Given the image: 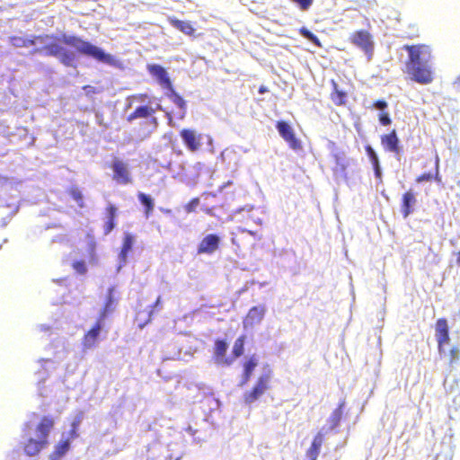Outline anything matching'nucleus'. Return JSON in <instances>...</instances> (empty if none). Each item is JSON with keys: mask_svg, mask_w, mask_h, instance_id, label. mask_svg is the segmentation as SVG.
Masks as SVG:
<instances>
[{"mask_svg": "<svg viewBox=\"0 0 460 460\" xmlns=\"http://www.w3.org/2000/svg\"><path fill=\"white\" fill-rule=\"evenodd\" d=\"M12 44L16 48L35 46L33 53L56 58L66 67H76L77 56L75 51L68 49L64 45L70 46L78 53L91 57L99 62L109 65L114 62V58L100 47L84 40L78 36L66 33H63L60 36H38L33 39L14 37L12 39Z\"/></svg>", "mask_w": 460, "mask_h": 460, "instance_id": "f257e3e1", "label": "nucleus"}, {"mask_svg": "<svg viewBox=\"0 0 460 460\" xmlns=\"http://www.w3.org/2000/svg\"><path fill=\"white\" fill-rule=\"evenodd\" d=\"M408 51V70L412 79L420 84H427L432 82V71L429 65L431 58L429 47L425 44L404 45Z\"/></svg>", "mask_w": 460, "mask_h": 460, "instance_id": "f03ea898", "label": "nucleus"}, {"mask_svg": "<svg viewBox=\"0 0 460 460\" xmlns=\"http://www.w3.org/2000/svg\"><path fill=\"white\" fill-rule=\"evenodd\" d=\"M54 426V420L49 416H45L36 428V438H30L24 446V452L29 456L38 455L48 444V437Z\"/></svg>", "mask_w": 460, "mask_h": 460, "instance_id": "7ed1b4c3", "label": "nucleus"}, {"mask_svg": "<svg viewBox=\"0 0 460 460\" xmlns=\"http://www.w3.org/2000/svg\"><path fill=\"white\" fill-rule=\"evenodd\" d=\"M270 376V373L261 374L254 386L251 391H247L243 394V401L247 405H252L269 388Z\"/></svg>", "mask_w": 460, "mask_h": 460, "instance_id": "20e7f679", "label": "nucleus"}, {"mask_svg": "<svg viewBox=\"0 0 460 460\" xmlns=\"http://www.w3.org/2000/svg\"><path fill=\"white\" fill-rule=\"evenodd\" d=\"M350 40L355 46L365 52L368 59L371 58L374 50V41L368 31L364 30L357 31L351 34Z\"/></svg>", "mask_w": 460, "mask_h": 460, "instance_id": "39448f33", "label": "nucleus"}, {"mask_svg": "<svg viewBox=\"0 0 460 460\" xmlns=\"http://www.w3.org/2000/svg\"><path fill=\"white\" fill-rule=\"evenodd\" d=\"M111 168L113 172V180L119 185H127L132 182L128 164L119 158L112 160Z\"/></svg>", "mask_w": 460, "mask_h": 460, "instance_id": "423d86ee", "label": "nucleus"}, {"mask_svg": "<svg viewBox=\"0 0 460 460\" xmlns=\"http://www.w3.org/2000/svg\"><path fill=\"white\" fill-rule=\"evenodd\" d=\"M135 241L136 238L131 233H124L122 245L118 254L117 272H119L127 265L128 253L132 251Z\"/></svg>", "mask_w": 460, "mask_h": 460, "instance_id": "0eeeda50", "label": "nucleus"}, {"mask_svg": "<svg viewBox=\"0 0 460 460\" xmlns=\"http://www.w3.org/2000/svg\"><path fill=\"white\" fill-rule=\"evenodd\" d=\"M221 238L216 234H208L205 235L199 243L197 247V254H213L218 248Z\"/></svg>", "mask_w": 460, "mask_h": 460, "instance_id": "6e6552de", "label": "nucleus"}, {"mask_svg": "<svg viewBox=\"0 0 460 460\" xmlns=\"http://www.w3.org/2000/svg\"><path fill=\"white\" fill-rule=\"evenodd\" d=\"M147 70L165 92L172 87L169 75L164 67L157 64H152L147 66Z\"/></svg>", "mask_w": 460, "mask_h": 460, "instance_id": "1a4fd4ad", "label": "nucleus"}, {"mask_svg": "<svg viewBox=\"0 0 460 460\" xmlns=\"http://www.w3.org/2000/svg\"><path fill=\"white\" fill-rule=\"evenodd\" d=\"M436 340L438 342V351L441 353L444 345L450 341L449 328L446 318H439L435 323Z\"/></svg>", "mask_w": 460, "mask_h": 460, "instance_id": "9d476101", "label": "nucleus"}, {"mask_svg": "<svg viewBox=\"0 0 460 460\" xmlns=\"http://www.w3.org/2000/svg\"><path fill=\"white\" fill-rule=\"evenodd\" d=\"M276 128L279 135L288 142L290 148L297 150L301 147L299 140L296 137L292 127L286 121H279Z\"/></svg>", "mask_w": 460, "mask_h": 460, "instance_id": "9b49d317", "label": "nucleus"}, {"mask_svg": "<svg viewBox=\"0 0 460 460\" xmlns=\"http://www.w3.org/2000/svg\"><path fill=\"white\" fill-rule=\"evenodd\" d=\"M103 327L104 322L98 319L96 323L85 333L83 341V347L84 350L90 349L97 344Z\"/></svg>", "mask_w": 460, "mask_h": 460, "instance_id": "f8f14e48", "label": "nucleus"}, {"mask_svg": "<svg viewBox=\"0 0 460 460\" xmlns=\"http://www.w3.org/2000/svg\"><path fill=\"white\" fill-rule=\"evenodd\" d=\"M228 344L225 340L217 339L215 341L214 361L218 366H230L234 359L226 357Z\"/></svg>", "mask_w": 460, "mask_h": 460, "instance_id": "ddd939ff", "label": "nucleus"}, {"mask_svg": "<svg viewBox=\"0 0 460 460\" xmlns=\"http://www.w3.org/2000/svg\"><path fill=\"white\" fill-rule=\"evenodd\" d=\"M266 313V306L265 305H256L252 306L246 317L243 320V327L246 328H252L254 325L260 324L261 321L264 318Z\"/></svg>", "mask_w": 460, "mask_h": 460, "instance_id": "4468645a", "label": "nucleus"}, {"mask_svg": "<svg viewBox=\"0 0 460 460\" xmlns=\"http://www.w3.org/2000/svg\"><path fill=\"white\" fill-rule=\"evenodd\" d=\"M181 137L190 151H197L201 145V135L195 130L184 128L180 133Z\"/></svg>", "mask_w": 460, "mask_h": 460, "instance_id": "2eb2a0df", "label": "nucleus"}, {"mask_svg": "<svg viewBox=\"0 0 460 460\" xmlns=\"http://www.w3.org/2000/svg\"><path fill=\"white\" fill-rule=\"evenodd\" d=\"M56 347H57V349L60 347V349H57L54 352V359L41 358L40 360V362L42 364V367L44 368L45 371L48 370V367L54 368L55 367H54L55 363L63 360L66 357V355L68 353V350L66 348L65 342L63 341H58V344L56 345Z\"/></svg>", "mask_w": 460, "mask_h": 460, "instance_id": "dca6fc26", "label": "nucleus"}, {"mask_svg": "<svg viewBox=\"0 0 460 460\" xmlns=\"http://www.w3.org/2000/svg\"><path fill=\"white\" fill-rule=\"evenodd\" d=\"M220 158L223 163L226 164L227 169L232 172H235L239 167L240 155L232 148H226L222 151Z\"/></svg>", "mask_w": 460, "mask_h": 460, "instance_id": "f3484780", "label": "nucleus"}, {"mask_svg": "<svg viewBox=\"0 0 460 460\" xmlns=\"http://www.w3.org/2000/svg\"><path fill=\"white\" fill-rule=\"evenodd\" d=\"M258 358L255 355L251 356L243 364V372L240 382V386H243L250 380L252 372L258 365Z\"/></svg>", "mask_w": 460, "mask_h": 460, "instance_id": "a211bd4d", "label": "nucleus"}, {"mask_svg": "<svg viewBox=\"0 0 460 460\" xmlns=\"http://www.w3.org/2000/svg\"><path fill=\"white\" fill-rule=\"evenodd\" d=\"M381 142L385 150L398 154L399 139L394 130H393L389 134L382 136Z\"/></svg>", "mask_w": 460, "mask_h": 460, "instance_id": "6ab92c4d", "label": "nucleus"}, {"mask_svg": "<svg viewBox=\"0 0 460 460\" xmlns=\"http://www.w3.org/2000/svg\"><path fill=\"white\" fill-rule=\"evenodd\" d=\"M117 208L113 204H110L106 209V220L104 223V234H109L116 226Z\"/></svg>", "mask_w": 460, "mask_h": 460, "instance_id": "aec40b11", "label": "nucleus"}, {"mask_svg": "<svg viewBox=\"0 0 460 460\" xmlns=\"http://www.w3.org/2000/svg\"><path fill=\"white\" fill-rule=\"evenodd\" d=\"M155 112V109H154L153 107H151L149 105L142 104V105L138 106L134 111V112H132L128 116V120L132 121L136 119L148 118V117H151Z\"/></svg>", "mask_w": 460, "mask_h": 460, "instance_id": "412c9836", "label": "nucleus"}, {"mask_svg": "<svg viewBox=\"0 0 460 460\" xmlns=\"http://www.w3.org/2000/svg\"><path fill=\"white\" fill-rule=\"evenodd\" d=\"M114 288L111 287L108 289V294L106 297V303L103 310L101 312L99 319L105 321L107 315L111 313L115 308V299L113 296Z\"/></svg>", "mask_w": 460, "mask_h": 460, "instance_id": "4be33fe9", "label": "nucleus"}, {"mask_svg": "<svg viewBox=\"0 0 460 460\" xmlns=\"http://www.w3.org/2000/svg\"><path fill=\"white\" fill-rule=\"evenodd\" d=\"M322 444H323V434L321 431L314 437L311 447H309V449L306 452V456L310 460H316V458L320 453V448L322 447Z\"/></svg>", "mask_w": 460, "mask_h": 460, "instance_id": "5701e85b", "label": "nucleus"}, {"mask_svg": "<svg viewBox=\"0 0 460 460\" xmlns=\"http://www.w3.org/2000/svg\"><path fill=\"white\" fill-rule=\"evenodd\" d=\"M169 22L172 26L188 36H192L195 32V29L190 22L181 21L176 18H170Z\"/></svg>", "mask_w": 460, "mask_h": 460, "instance_id": "b1692460", "label": "nucleus"}, {"mask_svg": "<svg viewBox=\"0 0 460 460\" xmlns=\"http://www.w3.org/2000/svg\"><path fill=\"white\" fill-rule=\"evenodd\" d=\"M345 405V402L342 401L339 406L332 411L330 418L328 419L329 428L328 430H332L337 428L341 422L342 417L343 407Z\"/></svg>", "mask_w": 460, "mask_h": 460, "instance_id": "393cba45", "label": "nucleus"}, {"mask_svg": "<svg viewBox=\"0 0 460 460\" xmlns=\"http://www.w3.org/2000/svg\"><path fill=\"white\" fill-rule=\"evenodd\" d=\"M366 153L367 155V157H368L370 163L372 164L375 176L376 178H380L381 177V166L379 164V159H378L377 154L376 153V151L374 150V148L371 146H366Z\"/></svg>", "mask_w": 460, "mask_h": 460, "instance_id": "a878e982", "label": "nucleus"}, {"mask_svg": "<svg viewBox=\"0 0 460 460\" xmlns=\"http://www.w3.org/2000/svg\"><path fill=\"white\" fill-rule=\"evenodd\" d=\"M70 445H71L70 438H65V434H63L61 440L56 446L55 451L51 456L52 460H54L55 457L63 456L69 450Z\"/></svg>", "mask_w": 460, "mask_h": 460, "instance_id": "bb28decb", "label": "nucleus"}, {"mask_svg": "<svg viewBox=\"0 0 460 460\" xmlns=\"http://www.w3.org/2000/svg\"><path fill=\"white\" fill-rule=\"evenodd\" d=\"M165 95L167 98H169L171 100L172 102H173L178 108H180L181 111H183V113L185 112V110H186V102L184 101V99L179 94L177 93L174 89H173V86L167 90L165 92Z\"/></svg>", "mask_w": 460, "mask_h": 460, "instance_id": "cd10ccee", "label": "nucleus"}, {"mask_svg": "<svg viewBox=\"0 0 460 460\" xmlns=\"http://www.w3.org/2000/svg\"><path fill=\"white\" fill-rule=\"evenodd\" d=\"M137 198H138L139 202L145 207L146 215V217H148L149 214L154 209L153 199L151 198V196H149L146 193H143V192H139L137 194Z\"/></svg>", "mask_w": 460, "mask_h": 460, "instance_id": "c85d7f7f", "label": "nucleus"}, {"mask_svg": "<svg viewBox=\"0 0 460 460\" xmlns=\"http://www.w3.org/2000/svg\"><path fill=\"white\" fill-rule=\"evenodd\" d=\"M334 158H335V162H336V167L334 169V173L336 175L341 174V176L346 178V167H347L346 159L343 157H341L338 155H335Z\"/></svg>", "mask_w": 460, "mask_h": 460, "instance_id": "c756f323", "label": "nucleus"}, {"mask_svg": "<svg viewBox=\"0 0 460 460\" xmlns=\"http://www.w3.org/2000/svg\"><path fill=\"white\" fill-rule=\"evenodd\" d=\"M334 92L332 94V99L336 105H342L345 103L346 93L338 89L337 84L332 81Z\"/></svg>", "mask_w": 460, "mask_h": 460, "instance_id": "7c9ffc66", "label": "nucleus"}, {"mask_svg": "<svg viewBox=\"0 0 460 460\" xmlns=\"http://www.w3.org/2000/svg\"><path fill=\"white\" fill-rule=\"evenodd\" d=\"M416 202L415 197L411 190L404 193V217L411 211V207Z\"/></svg>", "mask_w": 460, "mask_h": 460, "instance_id": "2f4dec72", "label": "nucleus"}, {"mask_svg": "<svg viewBox=\"0 0 460 460\" xmlns=\"http://www.w3.org/2000/svg\"><path fill=\"white\" fill-rule=\"evenodd\" d=\"M244 341H245L244 336H240L239 338H237L235 340L234 346H233V354L234 355V358H238L243 353Z\"/></svg>", "mask_w": 460, "mask_h": 460, "instance_id": "473e14b6", "label": "nucleus"}, {"mask_svg": "<svg viewBox=\"0 0 460 460\" xmlns=\"http://www.w3.org/2000/svg\"><path fill=\"white\" fill-rule=\"evenodd\" d=\"M438 161L436 162V170H435L434 174L431 172H424V173L420 174V176H418L417 181L418 182L430 181L433 179L438 178Z\"/></svg>", "mask_w": 460, "mask_h": 460, "instance_id": "72a5a7b5", "label": "nucleus"}, {"mask_svg": "<svg viewBox=\"0 0 460 460\" xmlns=\"http://www.w3.org/2000/svg\"><path fill=\"white\" fill-rule=\"evenodd\" d=\"M300 34L305 38L306 40H308L309 41H311L312 43L317 45V46H320V42H319V40L318 38L312 32L310 31L308 29L303 27L300 29Z\"/></svg>", "mask_w": 460, "mask_h": 460, "instance_id": "f704fd0d", "label": "nucleus"}, {"mask_svg": "<svg viewBox=\"0 0 460 460\" xmlns=\"http://www.w3.org/2000/svg\"><path fill=\"white\" fill-rule=\"evenodd\" d=\"M72 199L77 203L80 208H83V194L77 188H72L69 190Z\"/></svg>", "mask_w": 460, "mask_h": 460, "instance_id": "c9c22d12", "label": "nucleus"}, {"mask_svg": "<svg viewBox=\"0 0 460 460\" xmlns=\"http://www.w3.org/2000/svg\"><path fill=\"white\" fill-rule=\"evenodd\" d=\"M296 4L301 11H307L313 4L314 0H290Z\"/></svg>", "mask_w": 460, "mask_h": 460, "instance_id": "e433bc0d", "label": "nucleus"}, {"mask_svg": "<svg viewBox=\"0 0 460 460\" xmlns=\"http://www.w3.org/2000/svg\"><path fill=\"white\" fill-rule=\"evenodd\" d=\"M148 100L146 94L131 95L128 98V106H131L134 102L145 103Z\"/></svg>", "mask_w": 460, "mask_h": 460, "instance_id": "4c0bfd02", "label": "nucleus"}, {"mask_svg": "<svg viewBox=\"0 0 460 460\" xmlns=\"http://www.w3.org/2000/svg\"><path fill=\"white\" fill-rule=\"evenodd\" d=\"M72 267L79 274H84L87 271V266L84 261H75Z\"/></svg>", "mask_w": 460, "mask_h": 460, "instance_id": "58836bf2", "label": "nucleus"}, {"mask_svg": "<svg viewBox=\"0 0 460 460\" xmlns=\"http://www.w3.org/2000/svg\"><path fill=\"white\" fill-rule=\"evenodd\" d=\"M460 358V350L456 347H453L449 350V364L457 362Z\"/></svg>", "mask_w": 460, "mask_h": 460, "instance_id": "ea45409f", "label": "nucleus"}, {"mask_svg": "<svg viewBox=\"0 0 460 460\" xmlns=\"http://www.w3.org/2000/svg\"><path fill=\"white\" fill-rule=\"evenodd\" d=\"M199 204V199L198 198L192 199L185 207V209L188 213L193 212Z\"/></svg>", "mask_w": 460, "mask_h": 460, "instance_id": "a19ab883", "label": "nucleus"}, {"mask_svg": "<svg viewBox=\"0 0 460 460\" xmlns=\"http://www.w3.org/2000/svg\"><path fill=\"white\" fill-rule=\"evenodd\" d=\"M373 107L381 112H385V110L387 108V103L383 100H378L373 103Z\"/></svg>", "mask_w": 460, "mask_h": 460, "instance_id": "79ce46f5", "label": "nucleus"}, {"mask_svg": "<svg viewBox=\"0 0 460 460\" xmlns=\"http://www.w3.org/2000/svg\"><path fill=\"white\" fill-rule=\"evenodd\" d=\"M408 28L410 31L407 33V38L414 39L419 36V30L414 24H410Z\"/></svg>", "mask_w": 460, "mask_h": 460, "instance_id": "37998d69", "label": "nucleus"}, {"mask_svg": "<svg viewBox=\"0 0 460 460\" xmlns=\"http://www.w3.org/2000/svg\"><path fill=\"white\" fill-rule=\"evenodd\" d=\"M379 122L384 125H389L391 123L390 116L387 112H381L379 114Z\"/></svg>", "mask_w": 460, "mask_h": 460, "instance_id": "c03bdc74", "label": "nucleus"}, {"mask_svg": "<svg viewBox=\"0 0 460 460\" xmlns=\"http://www.w3.org/2000/svg\"><path fill=\"white\" fill-rule=\"evenodd\" d=\"M83 417L82 414H78L73 420L71 427L74 428V429H78L81 422H82Z\"/></svg>", "mask_w": 460, "mask_h": 460, "instance_id": "a18cd8bd", "label": "nucleus"}, {"mask_svg": "<svg viewBox=\"0 0 460 460\" xmlns=\"http://www.w3.org/2000/svg\"><path fill=\"white\" fill-rule=\"evenodd\" d=\"M77 430L78 429H74V428L71 427V430L69 431V434L65 435V438H69L70 441H71L72 439L75 438L78 436Z\"/></svg>", "mask_w": 460, "mask_h": 460, "instance_id": "49530a36", "label": "nucleus"}, {"mask_svg": "<svg viewBox=\"0 0 460 460\" xmlns=\"http://www.w3.org/2000/svg\"><path fill=\"white\" fill-rule=\"evenodd\" d=\"M36 375L38 376L40 385L41 381H43L46 378L45 372L43 373L42 371H39L36 373Z\"/></svg>", "mask_w": 460, "mask_h": 460, "instance_id": "de8ad7c7", "label": "nucleus"}, {"mask_svg": "<svg viewBox=\"0 0 460 460\" xmlns=\"http://www.w3.org/2000/svg\"><path fill=\"white\" fill-rule=\"evenodd\" d=\"M37 329L40 331V332H47L49 330V325H46V324H39L37 326Z\"/></svg>", "mask_w": 460, "mask_h": 460, "instance_id": "09e8293b", "label": "nucleus"}, {"mask_svg": "<svg viewBox=\"0 0 460 460\" xmlns=\"http://www.w3.org/2000/svg\"><path fill=\"white\" fill-rule=\"evenodd\" d=\"M456 263L460 266V250L456 253Z\"/></svg>", "mask_w": 460, "mask_h": 460, "instance_id": "8fccbe9b", "label": "nucleus"}, {"mask_svg": "<svg viewBox=\"0 0 460 460\" xmlns=\"http://www.w3.org/2000/svg\"><path fill=\"white\" fill-rule=\"evenodd\" d=\"M230 184H232V181H227L226 184H224V185L220 188V190H224L225 188H226V187H227V186H229Z\"/></svg>", "mask_w": 460, "mask_h": 460, "instance_id": "3c124183", "label": "nucleus"}, {"mask_svg": "<svg viewBox=\"0 0 460 460\" xmlns=\"http://www.w3.org/2000/svg\"><path fill=\"white\" fill-rule=\"evenodd\" d=\"M160 302H161V297H160V296H158V297H157V299H156V301H155V305H154V306H155V307L158 306V305H159V304H160Z\"/></svg>", "mask_w": 460, "mask_h": 460, "instance_id": "603ef678", "label": "nucleus"}, {"mask_svg": "<svg viewBox=\"0 0 460 460\" xmlns=\"http://www.w3.org/2000/svg\"><path fill=\"white\" fill-rule=\"evenodd\" d=\"M152 122L156 126L157 125V119L155 117H152Z\"/></svg>", "mask_w": 460, "mask_h": 460, "instance_id": "864d4df0", "label": "nucleus"}, {"mask_svg": "<svg viewBox=\"0 0 460 460\" xmlns=\"http://www.w3.org/2000/svg\"><path fill=\"white\" fill-rule=\"evenodd\" d=\"M187 431L190 433H193L192 428L190 426L188 427Z\"/></svg>", "mask_w": 460, "mask_h": 460, "instance_id": "5fc2aeb1", "label": "nucleus"}, {"mask_svg": "<svg viewBox=\"0 0 460 460\" xmlns=\"http://www.w3.org/2000/svg\"><path fill=\"white\" fill-rule=\"evenodd\" d=\"M265 91H266V90H265V88H264L263 86H261V87L260 88V90H259V92H260L261 93H264Z\"/></svg>", "mask_w": 460, "mask_h": 460, "instance_id": "6e6d98bb", "label": "nucleus"}, {"mask_svg": "<svg viewBox=\"0 0 460 460\" xmlns=\"http://www.w3.org/2000/svg\"><path fill=\"white\" fill-rule=\"evenodd\" d=\"M155 111H156V110H162V106H161L160 104H157V105H156V108H155Z\"/></svg>", "mask_w": 460, "mask_h": 460, "instance_id": "4d7b16f0", "label": "nucleus"}, {"mask_svg": "<svg viewBox=\"0 0 460 460\" xmlns=\"http://www.w3.org/2000/svg\"><path fill=\"white\" fill-rule=\"evenodd\" d=\"M2 184V178L0 177V185Z\"/></svg>", "mask_w": 460, "mask_h": 460, "instance_id": "13d9d810", "label": "nucleus"}]
</instances>
